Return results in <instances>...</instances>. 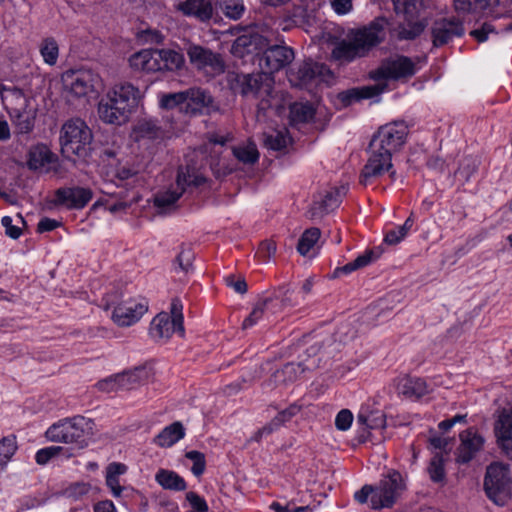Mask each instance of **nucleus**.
<instances>
[{
	"label": "nucleus",
	"mask_w": 512,
	"mask_h": 512,
	"mask_svg": "<svg viewBox=\"0 0 512 512\" xmlns=\"http://www.w3.org/2000/svg\"><path fill=\"white\" fill-rule=\"evenodd\" d=\"M408 132L403 121L387 123L378 129L369 144L371 155L360 173V184L366 186L393 167L392 154L405 144Z\"/></svg>",
	"instance_id": "obj_1"
},
{
	"label": "nucleus",
	"mask_w": 512,
	"mask_h": 512,
	"mask_svg": "<svg viewBox=\"0 0 512 512\" xmlns=\"http://www.w3.org/2000/svg\"><path fill=\"white\" fill-rule=\"evenodd\" d=\"M268 44L269 41L266 37L250 30L234 40L230 52L238 58L255 53L258 57L259 67L270 76L293 61L294 51L287 46H268Z\"/></svg>",
	"instance_id": "obj_2"
},
{
	"label": "nucleus",
	"mask_w": 512,
	"mask_h": 512,
	"mask_svg": "<svg viewBox=\"0 0 512 512\" xmlns=\"http://www.w3.org/2000/svg\"><path fill=\"white\" fill-rule=\"evenodd\" d=\"M387 25L386 18L377 17L367 26L351 30L347 40H342L334 47L332 57L342 63H349L366 56L373 47L384 40Z\"/></svg>",
	"instance_id": "obj_3"
},
{
	"label": "nucleus",
	"mask_w": 512,
	"mask_h": 512,
	"mask_svg": "<svg viewBox=\"0 0 512 512\" xmlns=\"http://www.w3.org/2000/svg\"><path fill=\"white\" fill-rule=\"evenodd\" d=\"M129 62L133 69L146 72H176L185 66L184 55L173 49H143L134 53Z\"/></svg>",
	"instance_id": "obj_4"
},
{
	"label": "nucleus",
	"mask_w": 512,
	"mask_h": 512,
	"mask_svg": "<svg viewBox=\"0 0 512 512\" xmlns=\"http://www.w3.org/2000/svg\"><path fill=\"white\" fill-rule=\"evenodd\" d=\"M230 89L235 94L245 97L252 96L260 99L261 109H265L269 104V97L273 89V80L267 73H237L230 72L227 76Z\"/></svg>",
	"instance_id": "obj_5"
},
{
	"label": "nucleus",
	"mask_w": 512,
	"mask_h": 512,
	"mask_svg": "<svg viewBox=\"0 0 512 512\" xmlns=\"http://www.w3.org/2000/svg\"><path fill=\"white\" fill-rule=\"evenodd\" d=\"M94 427L92 419L77 415L51 425L46 431V437L52 442L75 443L84 447L87 445V438L93 435Z\"/></svg>",
	"instance_id": "obj_6"
},
{
	"label": "nucleus",
	"mask_w": 512,
	"mask_h": 512,
	"mask_svg": "<svg viewBox=\"0 0 512 512\" xmlns=\"http://www.w3.org/2000/svg\"><path fill=\"white\" fill-rule=\"evenodd\" d=\"M92 139L91 129L83 120L71 119L61 129V153L67 159L73 156L86 158L91 149Z\"/></svg>",
	"instance_id": "obj_7"
},
{
	"label": "nucleus",
	"mask_w": 512,
	"mask_h": 512,
	"mask_svg": "<svg viewBox=\"0 0 512 512\" xmlns=\"http://www.w3.org/2000/svg\"><path fill=\"white\" fill-rule=\"evenodd\" d=\"M483 488L489 500L504 506L512 497V477L509 465L493 462L486 468Z\"/></svg>",
	"instance_id": "obj_8"
},
{
	"label": "nucleus",
	"mask_w": 512,
	"mask_h": 512,
	"mask_svg": "<svg viewBox=\"0 0 512 512\" xmlns=\"http://www.w3.org/2000/svg\"><path fill=\"white\" fill-rule=\"evenodd\" d=\"M374 487L375 494L371 497L373 510L392 508L406 489L404 478L397 470L389 471Z\"/></svg>",
	"instance_id": "obj_9"
},
{
	"label": "nucleus",
	"mask_w": 512,
	"mask_h": 512,
	"mask_svg": "<svg viewBox=\"0 0 512 512\" xmlns=\"http://www.w3.org/2000/svg\"><path fill=\"white\" fill-rule=\"evenodd\" d=\"M64 88L73 96L81 98L98 92L101 80L92 70H68L62 75Z\"/></svg>",
	"instance_id": "obj_10"
},
{
	"label": "nucleus",
	"mask_w": 512,
	"mask_h": 512,
	"mask_svg": "<svg viewBox=\"0 0 512 512\" xmlns=\"http://www.w3.org/2000/svg\"><path fill=\"white\" fill-rule=\"evenodd\" d=\"M320 351L318 344L312 345L307 349L309 359H304L299 363H286L279 370H276L269 379V385L279 386L287 385L298 379L306 370H313L319 366L320 359H315Z\"/></svg>",
	"instance_id": "obj_11"
},
{
	"label": "nucleus",
	"mask_w": 512,
	"mask_h": 512,
	"mask_svg": "<svg viewBox=\"0 0 512 512\" xmlns=\"http://www.w3.org/2000/svg\"><path fill=\"white\" fill-rule=\"evenodd\" d=\"M415 73V63L409 57L396 56L383 60L377 69L370 72V77L376 81L399 80L410 78Z\"/></svg>",
	"instance_id": "obj_12"
},
{
	"label": "nucleus",
	"mask_w": 512,
	"mask_h": 512,
	"mask_svg": "<svg viewBox=\"0 0 512 512\" xmlns=\"http://www.w3.org/2000/svg\"><path fill=\"white\" fill-rule=\"evenodd\" d=\"M190 64L198 71L219 75L225 70V63L219 53L198 44L190 43L186 48Z\"/></svg>",
	"instance_id": "obj_13"
},
{
	"label": "nucleus",
	"mask_w": 512,
	"mask_h": 512,
	"mask_svg": "<svg viewBox=\"0 0 512 512\" xmlns=\"http://www.w3.org/2000/svg\"><path fill=\"white\" fill-rule=\"evenodd\" d=\"M433 47H442L450 43L455 37H462L465 33L463 22L456 18H441L433 22L431 29Z\"/></svg>",
	"instance_id": "obj_14"
},
{
	"label": "nucleus",
	"mask_w": 512,
	"mask_h": 512,
	"mask_svg": "<svg viewBox=\"0 0 512 512\" xmlns=\"http://www.w3.org/2000/svg\"><path fill=\"white\" fill-rule=\"evenodd\" d=\"M460 444L456 449V462L467 464L483 449L485 439L474 427L459 434Z\"/></svg>",
	"instance_id": "obj_15"
},
{
	"label": "nucleus",
	"mask_w": 512,
	"mask_h": 512,
	"mask_svg": "<svg viewBox=\"0 0 512 512\" xmlns=\"http://www.w3.org/2000/svg\"><path fill=\"white\" fill-rule=\"evenodd\" d=\"M328 73L330 70L325 64L306 60L298 66L297 70L290 72L289 81L295 87L308 88L317 80H322Z\"/></svg>",
	"instance_id": "obj_16"
},
{
	"label": "nucleus",
	"mask_w": 512,
	"mask_h": 512,
	"mask_svg": "<svg viewBox=\"0 0 512 512\" xmlns=\"http://www.w3.org/2000/svg\"><path fill=\"white\" fill-rule=\"evenodd\" d=\"M106 98L119 107L122 113L130 117L138 105L140 92L130 83H119L107 93Z\"/></svg>",
	"instance_id": "obj_17"
},
{
	"label": "nucleus",
	"mask_w": 512,
	"mask_h": 512,
	"mask_svg": "<svg viewBox=\"0 0 512 512\" xmlns=\"http://www.w3.org/2000/svg\"><path fill=\"white\" fill-rule=\"evenodd\" d=\"M93 195V191L88 187H62L55 191V204L80 210L92 200Z\"/></svg>",
	"instance_id": "obj_18"
},
{
	"label": "nucleus",
	"mask_w": 512,
	"mask_h": 512,
	"mask_svg": "<svg viewBox=\"0 0 512 512\" xmlns=\"http://www.w3.org/2000/svg\"><path fill=\"white\" fill-rule=\"evenodd\" d=\"M278 300L281 302V305L290 304V289L287 286L278 287L270 296L260 298L254 305L251 313L244 319L242 329L246 330L257 324L264 315L265 307Z\"/></svg>",
	"instance_id": "obj_19"
},
{
	"label": "nucleus",
	"mask_w": 512,
	"mask_h": 512,
	"mask_svg": "<svg viewBox=\"0 0 512 512\" xmlns=\"http://www.w3.org/2000/svg\"><path fill=\"white\" fill-rule=\"evenodd\" d=\"M148 310L147 302H125L118 304L112 313V320L121 327L136 323Z\"/></svg>",
	"instance_id": "obj_20"
},
{
	"label": "nucleus",
	"mask_w": 512,
	"mask_h": 512,
	"mask_svg": "<svg viewBox=\"0 0 512 512\" xmlns=\"http://www.w3.org/2000/svg\"><path fill=\"white\" fill-rule=\"evenodd\" d=\"M494 430L499 447L512 459V408L501 412Z\"/></svg>",
	"instance_id": "obj_21"
},
{
	"label": "nucleus",
	"mask_w": 512,
	"mask_h": 512,
	"mask_svg": "<svg viewBox=\"0 0 512 512\" xmlns=\"http://www.w3.org/2000/svg\"><path fill=\"white\" fill-rule=\"evenodd\" d=\"M186 106L185 112L191 114L201 113L204 109L207 113L216 111L218 107L214 104L213 97L203 89L190 88L185 91Z\"/></svg>",
	"instance_id": "obj_22"
},
{
	"label": "nucleus",
	"mask_w": 512,
	"mask_h": 512,
	"mask_svg": "<svg viewBox=\"0 0 512 512\" xmlns=\"http://www.w3.org/2000/svg\"><path fill=\"white\" fill-rule=\"evenodd\" d=\"M500 0H454L458 14H473L481 17L493 16Z\"/></svg>",
	"instance_id": "obj_23"
},
{
	"label": "nucleus",
	"mask_w": 512,
	"mask_h": 512,
	"mask_svg": "<svg viewBox=\"0 0 512 512\" xmlns=\"http://www.w3.org/2000/svg\"><path fill=\"white\" fill-rule=\"evenodd\" d=\"M346 192L347 188L345 186H341L327 191L320 200H314L309 210L310 217H321L336 209L340 205Z\"/></svg>",
	"instance_id": "obj_24"
},
{
	"label": "nucleus",
	"mask_w": 512,
	"mask_h": 512,
	"mask_svg": "<svg viewBox=\"0 0 512 512\" xmlns=\"http://www.w3.org/2000/svg\"><path fill=\"white\" fill-rule=\"evenodd\" d=\"M207 179L198 171L195 166L186 165L178 168L176 186L184 193L193 192L206 183Z\"/></svg>",
	"instance_id": "obj_25"
},
{
	"label": "nucleus",
	"mask_w": 512,
	"mask_h": 512,
	"mask_svg": "<svg viewBox=\"0 0 512 512\" xmlns=\"http://www.w3.org/2000/svg\"><path fill=\"white\" fill-rule=\"evenodd\" d=\"M178 10L201 22L211 20L215 11L212 0H186L178 5Z\"/></svg>",
	"instance_id": "obj_26"
},
{
	"label": "nucleus",
	"mask_w": 512,
	"mask_h": 512,
	"mask_svg": "<svg viewBox=\"0 0 512 512\" xmlns=\"http://www.w3.org/2000/svg\"><path fill=\"white\" fill-rule=\"evenodd\" d=\"M57 159V156L45 144H37L32 146L28 152L27 167L36 171L47 164L56 162Z\"/></svg>",
	"instance_id": "obj_27"
},
{
	"label": "nucleus",
	"mask_w": 512,
	"mask_h": 512,
	"mask_svg": "<svg viewBox=\"0 0 512 512\" xmlns=\"http://www.w3.org/2000/svg\"><path fill=\"white\" fill-rule=\"evenodd\" d=\"M98 114L100 119L108 124L121 125L129 119V117L122 113L121 109L114 105L108 98H103L99 102Z\"/></svg>",
	"instance_id": "obj_28"
},
{
	"label": "nucleus",
	"mask_w": 512,
	"mask_h": 512,
	"mask_svg": "<svg viewBox=\"0 0 512 512\" xmlns=\"http://www.w3.org/2000/svg\"><path fill=\"white\" fill-rule=\"evenodd\" d=\"M173 332L178 331L174 329V322L167 313L162 312L154 317L150 325V335L155 340L169 339Z\"/></svg>",
	"instance_id": "obj_29"
},
{
	"label": "nucleus",
	"mask_w": 512,
	"mask_h": 512,
	"mask_svg": "<svg viewBox=\"0 0 512 512\" xmlns=\"http://www.w3.org/2000/svg\"><path fill=\"white\" fill-rule=\"evenodd\" d=\"M146 370L144 368H135L134 370L117 374L114 378L107 380L105 383H113L112 388H120L130 390L136 384L141 383L146 377Z\"/></svg>",
	"instance_id": "obj_30"
},
{
	"label": "nucleus",
	"mask_w": 512,
	"mask_h": 512,
	"mask_svg": "<svg viewBox=\"0 0 512 512\" xmlns=\"http://www.w3.org/2000/svg\"><path fill=\"white\" fill-rule=\"evenodd\" d=\"M185 429L179 421L173 422L165 427L154 439L153 442L159 447H171L184 438Z\"/></svg>",
	"instance_id": "obj_31"
},
{
	"label": "nucleus",
	"mask_w": 512,
	"mask_h": 512,
	"mask_svg": "<svg viewBox=\"0 0 512 512\" xmlns=\"http://www.w3.org/2000/svg\"><path fill=\"white\" fill-rule=\"evenodd\" d=\"M136 140H158L165 137V131L158 125L157 120L143 119L134 127Z\"/></svg>",
	"instance_id": "obj_32"
},
{
	"label": "nucleus",
	"mask_w": 512,
	"mask_h": 512,
	"mask_svg": "<svg viewBox=\"0 0 512 512\" xmlns=\"http://www.w3.org/2000/svg\"><path fill=\"white\" fill-rule=\"evenodd\" d=\"M155 480L167 490L184 491L187 488L184 478L171 470L160 469L155 475Z\"/></svg>",
	"instance_id": "obj_33"
},
{
	"label": "nucleus",
	"mask_w": 512,
	"mask_h": 512,
	"mask_svg": "<svg viewBox=\"0 0 512 512\" xmlns=\"http://www.w3.org/2000/svg\"><path fill=\"white\" fill-rule=\"evenodd\" d=\"M377 258L378 255H376L373 250L365 251L362 255H359L355 260L347 263L342 267H337L333 271L332 278H338L340 277L341 274H349L360 268L366 267Z\"/></svg>",
	"instance_id": "obj_34"
},
{
	"label": "nucleus",
	"mask_w": 512,
	"mask_h": 512,
	"mask_svg": "<svg viewBox=\"0 0 512 512\" xmlns=\"http://www.w3.org/2000/svg\"><path fill=\"white\" fill-rule=\"evenodd\" d=\"M127 467L122 463L113 462L106 469V485L111 489L115 497H119L123 491V487L119 482V475L126 472Z\"/></svg>",
	"instance_id": "obj_35"
},
{
	"label": "nucleus",
	"mask_w": 512,
	"mask_h": 512,
	"mask_svg": "<svg viewBox=\"0 0 512 512\" xmlns=\"http://www.w3.org/2000/svg\"><path fill=\"white\" fill-rule=\"evenodd\" d=\"M399 390L407 397L420 398L428 393V385L421 378H406L399 384Z\"/></svg>",
	"instance_id": "obj_36"
},
{
	"label": "nucleus",
	"mask_w": 512,
	"mask_h": 512,
	"mask_svg": "<svg viewBox=\"0 0 512 512\" xmlns=\"http://www.w3.org/2000/svg\"><path fill=\"white\" fill-rule=\"evenodd\" d=\"M290 120L292 123H307L315 116V109L309 102H295L290 105Z\"/></svg>",
	"instance_id": "obj_37"
},
{
	"label": "nucleus",
	"mask_w": 512,
	"mask_h": 512,
	"mask_svg": "<svg viewBox=\"0 0 512 512\" xmlns=\"http://www.w3.org/2000/svg\"><path fill=\"white\" fill-rule=\"evenodd\" d=\"M357 421L368 429L384 428L386 424L385 415L381 411H368L363 409L357 415Z\"/></svg>",
	"instance_id": "obj_38"
},
{
	"label": "nucleus",
	"mask_w": 512,
	"mask_h": 512,
	"mask_svg": "<svg viewBox=\"0 0 512 512\" xmlns=\"http://www.w3.org/2000/svg\"><path fill=\"white\" fill-rule=\"evenodd\" d=\"M479 165L480 161L475 157L468 156L463 158L458 169L455 171V178L462 183L468 182L478 171Z\"/></svg>",
	"instance_id": "obj_39"
},
{
	"label": "nucleus",
	"mask_w": 512,
	"mask_h": 512,
	"mask_svg": "<svg viewBox=\"0 0 512 512\" xmlns=\"http://www.w3.org/2000/svg\"><path fill=\"white\" fill-rule=\"evenodd\" d=\"M321 231L319 228L312 227L304 231L297 244V251L306 256L312 247L320 238Z\"/></svg>",
	"instance_id": "obj_40"
},
{
	"label": "nucleus",
	"mask_w": 512,
	"mask_h": 512,
	"mask_svg": "<svg viewBox=\"0 0 512 512\" xmlns=\"http://www.w3.org/2000/svg\"><path fill=\"white\" fill-rule=\"evenodd\" d=\"M182 192L176 188L169 189L164 192H159L154 199L155 206L164 209L169 210L171 209L175 203L179 200V198L182 196Z\"/></svg>",
	"instance_id": "obj_41"
},
{
	"label": "nucleus",
	"mask_w": 512,
	"mask_h": 512,
	"mask_svg": "<svg viewBox=\"0 0 512 512\" xmlns=\"http://www.w3.org/2000/svg\"><path fill=\"white\" fill-rule=\"evenodd\" d=\"M429 2L430 0H400L395 8L398 9L401 5L406 18L416 19L427 8Z\"/></svg>",
	"instance_id": "obj_42"
},
{
	"label": "nucleus",
	"mask_w": 512,
	"mask_h": 512,
	"mask_svg": "<svg viewBox=\"0 0 512 512\" xmlns=\"http://www.w3.org/2000/svg\"><path fill=\"white\" fill-rule=\"evenodd\" d=\"M219 5L223 14L232 20L240 19L245 11L242 0H221Z\"/></svg>",
	"instance_id": "obj_43"
},
{
	"label": "nucleus",
	"mask_w": 512,
	"mask_h": 512,
	"mask_svg": "<svg viewBox=\"0 0 512 512\" xmlns=\"http://www.w3.org/2000/svg\"><path fill=\"white\" fill-rule=\"evenodd\" d=\"M233 155L244 164H254L259 159V153L254 144L233 147Z\"/></svg>",
	"instance_id": "obj_44"
},
{
	"label": "nucleus",
	"mask_w": 512,
	"mask_h": 512,
	"mask_svg": "<svg viewBox=\"0 0 512 512\" xmlns=\"http://www.w3.org/2000/svg\"><path fill=\"white\" fill-rule=\"evenodd\" d=\"M40 53L49 65H54L57 62L59 48L57 42L53 38H46L40 45Z\"/></svg>",
	"instance_id": "obj_45"
},
{
	"label": "nucleus",
	"mask_w": 512,
	"mask_h": 512,
	"mask_svg": "<svg viewBox=\"0 0 512 512\" xmlns=\"http://www.w3.org/2000/svg\"><path fill=\"white\" fill-rule=\"evenodd\" d=\"M425 26L426 24L421 20L414 21V19L407 18V25L401 27L399 37L405 40H413L423 32Z\"/></svg>",
	"instance_id": "obj_46"
},
{
	"label": "nucleus",
	"mask_w": 512,
	"mask_h": 512,
	"mask_svg": "<svg viewBox=\"0 0 512 512\" xmlns=\"http://www.w3.org/2000/svg\"><path fill=\"white\" fill-rule=\"evenodd\" d=\"M17 450L15 436L4 437L0 440V465L3 467Z\"/></svg>",
	"instance_id": "obj_47"
},
{
	"label": "nucleus",
	"mask_w": 512,
	"mask_h": 512,
	"mask_svg": "<svg viewBox=\"0 0 512 512\" xmlns=\"http://www.w3.org/2000/svg\"><path fill=\"white\" fill-rule=\"evenodd\" d=\"M186 95L185 91H181L178 93H169L162 96L160 100V106L165 109H173L175 107H180L181 111L185 112L186 106Z\"/></svg>",
	"instance_id": "obj_48"
},
{
	"label": "nucleus",
	"mask_w": 512,
	"mask_h": 512,
	"mask_svg": "<svg viewBox=\"0 0 512 512\" xmlns=\"http://www.w3.org/2000/svg\"><path fill=\"white\" fill-rule=\"evenodd\" d=\"M430 479L435 483H440L445 480V469L443 458L440 455H435L427 468Z\"/></svg>",
	"instance_id": "obj_49"
},
{
	"label": "nucleus",
	"mask_w": 512,
	"mask_h": 512,
	"mask_svg": "<svg viewBox=\"0 0 512 512\" xmlns=\"http://www.w3.org/2000/svg\"><path fill=\"white\" fill-rule=\"evenodd\" d=\"M14 124L19 133H29L34 127V117L30 112H19L14 119Z\"/></svg>",
	"instance_id": "obj_50"
},
{
	"label": "nucleus",
	"mask_w": 512,
	"mask_h": 512,
	"mask_svg": "<svg viewBox=\"0 0 512 512\" xmlns=\"http://www.w3.org/2000/svg\"><path fill=\"white\" fill-rule=\"evenodd\" d=\"M185 457L191 461H193V466L191 468L192 473L195 476H200L204 473L206 467L205 455L199 451L192 450L188 451L185 454Z\"/></svg>",
	"instance_id": "obj_51"
},
{
	"label": "nucleus",
	"mask_w": 512,
	"mask_h": 512,
	"mask_svg": "<svg viewBox=\"0 0 512 512\" xmlns=\"http://www.w3.org/2000/svg\"><path fill=\"white\" fill-rule=\"evenodd\" d=\"M90 485L83 482H76L68 486L63 495L72 500H78L89 492Z\"/></svg>",
	"instance_id": "obj_52"
},
{
	"label": "nucleus",
	"mask_w": 512,
	"mask_h": 512,
	"mask_svg": "<svg viewBox=\"0 0 512 512\" xmlns=\"http://www.w3.org/2000/svg\"><path fill=\"white\" fill-rule=\"evenodd\" d=\"M182 303L179 299H173L171 303V315L172 320L174 322V329L183 336L184 334V326H183V314H182Z\"/></svg>",
	"instance_id": "obj_53"
},
{
	"label": "nucleus",
	"mask_w": 512,
	"mask_h": 512,
	"mask_svg": "<svg viewBox=\"0 0 512 512\" xmlns=\"http://www.w3.org/2000/svg\"><path fill=\"white\" fill-rule=\"evenodd\" d=\"M63 451L60 446L45 447L37 451L35 455L36 463L39 465L47 464L51 459L58 456Z\"/></svg>",
	"instance_id": "obj_54"
},
{
	"label": "nucleus",
	"mask_w": 512,
	"mask_h": 512,
	"mask_svg": "<svg viewBox=\"0 0 512 512\" xmlns=\"http://www.w3.org/2000/svg\"><path fill=\"white\" fill-rule=\"evenodd\" d=\"M301 411V406L294 403L291 404L288 408L280 411L274 418L273 424L279 425L280 427L286 422L290 421L294 416H296Z\"/></svg>",
	"instance_id": "obj_55"
},
{
	"label": "nucleus",
	"mask_w": 512,
	"mask_h": 512,
	"mask_svg": "<svg viewBox=\"0 0 512 512\" xmlns=\"http://www.w3.org/2000/svg\"><path fill=\"white\" fill-rule=\"evenodd\" d=\"M194 253L190 248H182L175 259L178 268L183 272H188L192 268Z\"/></svg>",
	"instance_id": "obj_56"
},
{
	"label": "nucleus",
	"mask_w": 512,
	"mask_h": 512,
	"mask_svg": "<svg viewBox=\"0 0 512 512\" xmlns=\"http://www.w3.org/2000/svg\"><path fill=\"white\" fill-rule=\"evenodd\" d=\"M265 145L272 150L279 151L287 146V138L281 132L270 134L265 139Z\"/></svg>",
	"instance_id": "obj_57"
},
{
	"label": "nucleus",
	"mask_w": 512,
	"mask_h": 512,
	"mask_svg": "<svg viewBox=\"0 0 512 512\" xmlns=\"http://www.w3.org/2000/svg\"><path fill=\"white\" fill-rule=\"evenodd\" d=\"M186 500L192 507L191 512H207L208 505L204 498L200 497L196 492L190 491L186 493Z\"/></svg>",
	"instance_id": "obj_58"
},
{
	"label": "nucleus",
	"mask_w": 512,
	"mask_h": 512,
	"mask_svg": "<svg viewBox=\"0 0 512 512\" xmlns=\"http://www.w3.org/2000/svg\"><path fill=\"white\" fill-rule=\"evenodd\" d=\"M225 283L239 294H245L247 292L248 286L242 275L236 277L234 274H230L225 277Z\"/></svg>",
	"instance_id": "obj_59"
},
{
	"label": "nucleus",
	"mask_w": 512,
	"mask_h": 512,
	"mask_svg": "<svg viewBox=\"0 0 512 512\" xmlns=\"http://www.w3.org/2000/svg\"><path fill=\"white\" fill-rule=\"evenodd\" d=\"M353 421V414L348 409H342L336 416L335 426L338 430H347Z\"/></svg>",
	"instance_id": "obj_60"
},
{
	"label": "nucleus",
	"mask_w": 512,
	"mask_h": 512,
	"mask_svg": "<svg viewBox=\"0 0 512 512\" xmlns=\"http://www.w3.org/2000/svg\"><path fill=\"white\" fill-rule=\"evenodd\" d=\"M491 33L496 34L494 26L489 23H484L480 28L472 30L470 36L477 42L483 43L488 39V35Z\"/></svg>",
	"instance_id": "obj_61"
},
{
	"label": "nucleus",
	"mask_w": 512,
	"mask_h": 512,
	"mask_svg": "<svg viewBox=\"0 0 512 512\" xmlns=\"http://www.w3.org/2000/svg\"><path fill=\"white\" fill-rule=\"evenodd\" d=\"M1 224L5 228V234L12 238L18 239L22 234V229L18 225H13V220L10 216H4L1 219Z\"/></svg>",
	"instance_id": "obj_62"
},
{
	"label": "nucleus",
	"mask_w": 512,
	"mask_h": 512,
	"mask_svg": "<svg viewBox=\"0 0 512 512\" xmlns=\"http://www.w3.org/2000/svg\"><path fill=\"white\" fill-rule=\"evenodd\" d=\"M375 494L374 485L366 484L360 490L356 491L354 494L355 500L360 504H365L368 502V499L373 497Z\"/></svg>",
	"instance_id": "obj_63"
},
{
	"label": "nucleus",
	"mask_w": 512,
	"mask_h": 512,
	"mask_svg": "<svg viewBox=\"0 0 512 512\" xmlns=\"http://www.w3.org/2000/svg\"><path fill=\"white\" fill-rule=\"evenodd\" d=\"M407 233V231H402L401 226H399L396 229L388 231L385 235L384 241L390 245L398 244L402 239L405 238Z\"/></svg>",
	"instance_id": "obj_64"
}]
</instances>
